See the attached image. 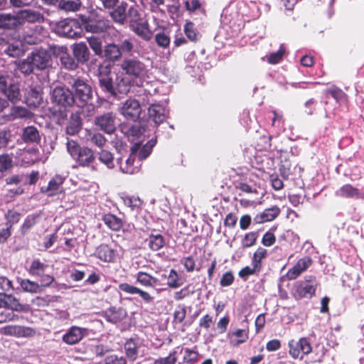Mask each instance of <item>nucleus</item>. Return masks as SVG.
<instances>
[{
	"mask_svg": "<svg viewBox=\"0 0 364 364\" xmlns=\"http://www.w3.org/2000/svg\"><path fill=\"white\" fill-rule=\"evenodd\" d=\"M65 144L67 151L78 166L90 167L94 164L95 156L92 149L81 146L77 141L70 139H67Z\"/></svg>",
	"mask_w": 364,
	"mask_h": 364,
	"instance_id": "1",
	"label": "nucleus"
},
{
	"mask_svg": "<svg viewBox=\"0 0 364 364\" xmlns=\"http://www.w3.org/2000/svg\"><path fill=\"white\" fill-rule=\"evenodd\" d=\"M75 100V105L82 107L88 104L92 98V89L87 80L81 77H73L69 81Z\"/></svg>",
	"mask_w": 364,
	"mask_h": 364,
	"instance_id": "2",
	"label": "nucleus"
},
{
	"mask_svg": "<svg viewBox=\"0 0 364 364\" xmlns=\"http://www.w3.org/2000/svg\"><path fill=\"white\" fill-rule=\"evenodd\" d=\"M317 281L311 275L306 276L304 280L296 282L291 289L292 296L297 300L311 298L316 291Z\"/></svg>",
	"mask_w": 364,
	"mask_h": 364,
	"instance_id": "3",
	"label": "nucleus"
},
{
	"mask_svg": "<svg viewBox=\"0 0 364 364\" xmlns=\"http://www.w3.org/2000/svg\"><path fill=\"white\" fill-rule=\"evenodd\" d=\"M55 33L60 36L77 38L81 36L82 28L80 23L74 18H65L57 22Z\"/></svg>",
	"mask_w": 364,
	"mask_h": 364,
	"instance_id": "4",
	"label": "nucleus"
},
{
	"mask_svg": "<svg viewBox=\"0 0 364 364\" xmlns=\"http://www.w3.org/2000/svg\"><path fill=\"white\" fill-rule=\"evenodd\" d=\"M82 25L87 32L92 33H103L111 27L110 21L104 17H83Z\"/></svg>",
	"mask_w": 364,
	"mask_h": 364,
	"instance_id": "5",
	"label": "nucleus"
},
{
	"mask_svg": "<svg viewBox=\"0 0 364 364\" xmlns=\"http://www.w3.org/2000/svg\"><path fill=\"white\" fill-rule=\"evenodd\" d=\"M52 98L53 102L65 109L75 105V100L73 90L65 87H56L53 90Z\"/></svg>",
	"mask_w": 364,
	"mask_h": 364,
	"instance_id": "6",
	"label": "nucleus"
},
{
	"mask_svg": "<svg viewBox=\"0 0 364 364\" xmlns=\"http://www.w3.org/2000/svg\"><path fill=\"white\" fill-rule=\"evenodd\" d=\"M121 68L129 76L137 78L144 77L147 73L146 66L136 58H128L123 60Z\"/></svg>",
	"mask_w": 364,
	"mask_h": 364,
	"instance_id": "7",
	"label": "nucleus"
},
{
	"mask_svg": "<svg viewBox=\"0 0 364 364\" xmlns=\"http://www.w3.org/2000/svg\"><path fill=\"white\" fill-rule=\"evenodd\" d=\"M28 56L33 65L37 70H43L52 65V58L50 52L45 48L33 50Z\"/></svg>",
	"mask_w": 364,
	"mask_h": 364,
	"instance_id": "8",
	"label": "nucleus"
},
{
	"mask_svg": "<svg viewBox=\"0 0 364 364\" xmlns=\"http://www.w3.org/2000/svg\"><path fill=\"white\" fill-rule=\"evenodd\" d=\"M120 112L127 119L135 122L139 118L141 107L138 100L129 98L122 103Z\"/></svg>",
	"mask_w": 364,
	"mask_h": 364,
	"instance_id": "9",
	"label": "nucleus"
},
{
	"mask_svg": "<svg viewBox=\"0 0 364 364\" xmlns=\"http://www.w3.org/2000/svg\"><path fill=\"white\" fill-rule=\"evenodd\" d=\"M20 28L18 11L16 13H0V29L17 31Z\"/></svg>",
	"mask_w": 364,
	"mask_h": 364,
	"instance_id": "10",
	"label": "nucleus"
},
{
	"mask_svg": "<svg viewBox=\"0 0 364 364\" xmlns=\"http://www.w3.org/2000/svg\"><path fill=\"white\" fill-rule=\"evenodd\" d=\"M95 124L104 132L111 134L116 129V119L112 112H107L95 117Z\"/></svg>",
	"mask_w": 364,
	"mask_h": 364,
	"instance_id": "11",
	"label": "nucleus"
},
{
	"mask_svg": "<svg viewBox=\"0 0 364 364\" xmlns=\"http://www.w3.org/2000/svg\"><path fill=\"white\" fill-rule=\"evenodd\" d=\"M89 330L85 328H81L73 326L63 336L62 340L68 345H75L78 343L85 336L88 334Z\"/></svg>",
	"mask_w": 364,
	"mask_h": 364,
	"instance_id": "12",
	"label": "nucleus"
},
{
	"mask_svg": "<svg viewBox=\"0 0 364 364\" xmlns=\"http://www.w3.org/2000/svg\"><path fill=\"white\" fill-rule=\"evenodd\" d=\"M21 28L26 22L30 23H43L45 21L44 15L38 11L25 9L18 11Z\"/></svg>",
	"mask_w": 364,
	"mask_h": 364,
	"instance_id": "13",
	"label": "nucleus"
},
{
	"mask_svg": "<svg viewBox=\"0 0 364 364\" xmlns=\"http://www.w3.org/2000/svg\"><path fill=\"white\" fill-rule=\"evenodd\" d=\"M119 289L129 294H139L146 304H151L154 302V298L149 292L145 291L128 283L119 284Z\"/></svg>",
	"mask_w": 364,
	"mask_h": 364,
	"instance_id": "14",
	"label": "nucleus"
},
{
	"mask_svg": "<svg viewBox=\"0 0 364 364\" xmlns=\"http://www.w3.org/2000/svg\"><path fill=\"white\" fill-rule=\"evenodd\" d=\"M312 264V259L309 257H304L298 260L296 264L289 269L287 277L289 279H296L302 272L306 271Z\"/></svg>",
	"mask_w": 364,
	"mask_h": 364,
	"instance_id": "15",
	"label": "nucleus"
},
{
	"mask_svg": "<svg viewBox=\"0 0 364 364\" xmlns=\"http://www.w3.org/2000/svg\"><path fill=\"white\" fill-rule=\"evenodd\" d=\"M338 197L353 199H364V191L353 186L350 184H345L335 193Z\"/></svg>",
	"mask_w": 364,
	"mask_h": 364,
	"instance_id": "16",
	"label": "nucleus"
},
{
	"mask_svg": "<svg viewBox=\"0 0 364 364\" xmlns=\"http://www.w3.org/2000/svg\"><path fill=\"white\" fill-rule=\"evenodd\" d=\"M127 316V311L122 307L111 306L103 312L104 318L114 324L121 322Z\"/></svg>",
	"mask_w": 364,
	"mask_h": 364,
	"instance_id": "17",
	"label": "nucleus"
},
{
	"mask_svg": "<svg viewBox=\"0 0 364 364\" xmlns=\"http://www.w3.org/2000/svg\"><path fill=\"white\" fill-rule=\"evenodd\" d=\"M128 4L122 1L117 5L109 11V16L114 22L124 25L127 22V10Z\"/></svg>",
	"mask_w": 364,
	"mask_h": 364,
	"instance_id": "18",
	"label": "nucleus"
},
{
	"mask_svg": "<svg viewBox=\"0 0 364 364\" xmlns=\"http://www.w3.org/2000/svg\"><path fill=\"white\" fill-rule=\"evenodd\" d=\"M149 117L157 125L161 124L167 117V110L160 105H152L148 109Z\"/></svg>",
	"mask_w": 364,
	"mask_h": 364,
	"instance_id": "19",
	"label": "nucleus"
},
{
	"mask_svg": "<svg viewBox=\"0 0 364 364\" xmlns=\"http://www.w3.org/2000/svg\"><path fill=\"white\" fill-rule=\"evenodd\" d=\"M73 55L79 64H85L90 60V50L83 42L73 46Z\"/></svg>",
	"mask_w": 364,
	"mask_h": 364,
	"instance_id": "20",
	"label": "nucleus"
},
{
	"mask_svg": "<svg viewBox=\"0 0 364 364\" xmlns=\"http://www.w3.org/2000/svg\"><path fill=\"white\" fill-rule=\"evenodd\" d=\"M99 85L102 91L112 96H115L114 73L101 74L99 76Z\"/></svg>",
	"mask_w": 364,
	"mask_h": 364,
	"instance_id": "21",
	"label": "nucleus"
},
{
	"mask_svg": "<svg viewBox=\"0 0 364 364\" xmlns=\"http://www.w3.org/2000/svg\"><path fill=\"white\" fill-rule=\"evenodd\" d=\"M135 156L130 154L124 161L123 157L117 159V163L119 166L120 171L127 174H134L139 171L137 166H134Z\"/></svg>",
	"mask_w": 364,
	"mask_h": 364,
	"instance_id": "22",
	"label": "nucleus"
},
{
	"mask_svg": "<svg viewBox=\"0 0 364 364\" xmlns=\"http://www.w3.org/2000/svg\"><path fill=\"white\" fill-rule=\"evenodd\" d=\"M131 80L122 74H114L115 96L118 94H126L129 91Z\"/></svg>",
	"mask_w": 364,
	"mask_h": 364,
	"instance_id": "23",
	"label": "nucleus"
},
{
	"mask_svg": "<svg viewBox=\"0 0 364 364\" xmlns=\"http://www.w3.org/2000/svg\"><path fill=\"white\" fill-rule=\"evenodd\" d=\"M280 209L277 206H273L265 209L262 213L257 214L254 218V221L257 224L274 220L279 214Z\"/></svg>",
	"mask_w": 364,
	"mask_h": 364,
	"instance_id": "24",
	"label": "nucleus"
},
{
	"mask_svg": "<svg viewBox=\"0 0 364 364\" xmlns=\"http://www.w3.org/2000/svg\"><path fill=\"white\" fill-rule=\"evenodd\" d=\"M41 139L39 131L36 127L28 126L23 129L22 139L24 142L39 144Z\"/></svg>",
	"mask_w": 364,
	"mask_h": 364,
	"instance_id": "25",
	"label": "nucleus"
},
{
	"mask_svg": "<svg viewBox=\"0 0 364 364\" xmlns=\"http://www.w3.org/2000/svg\"><path fill=\"white\" fill-rule=\"evenodd\" d=\"M102 58H105L108 61H117L121 58L120 48L114 43H109L105 46Z\"/></svg>",
	"mask_w": 364,
	"mask_h": 364,
	"instance_id": "26",
	"label": "nucleus"
},
{
	"mask_svg": "<svg viewBox=\"0 0 364 364\" xmlns=\"http://www.w3.org/2000/svg\"><path fill=\"white\" fill-rule=\"evenodd\" d=\"M230 343L233 346H238L248 339V332L245 329H237L228 333Z\"/></svg>",
	"mask_w": 364,
	"mask_h": 364,
	"instance_id": "27",
	"label": "nucleus"
},
{
	"mask_svg": "<svg viewBox=\"0 0 364 364\" xmlns=\"http://www.w3.org/2000/svg\"><path fill=\"white\" fill-rule=\"evenodd\" d=\"M135 278L137 283L145 287L154 288L155 286L159 284V280L157 278L154 277L151 274L142 271L137 272Z\"/></svg>",
	"mask_w": 364,
	"mask_h": 364,
	"instance_id": "28",
	"label": "nucleus"
},
{
	"mask_svg": "<svg viewBox=\"0 0 364 364\" xmlns=\"http://www.w3.org/2000/svg\"><path fill=\"white\" fill-rule=\"evenodd\" d=\"M133 31L144 41H149L152 38V33L146 22H139L130 26Z\"/></svg>",
	"mask_w": 364,
	"mask_h": 364,
	"instance_id": "29",
	"label": "nucleus"
},
{
	"mask_svg": "<svg viewBox=\"0 0 364 364\" xmlns=\"http://www.w3.org/2000/svg\"><path fill=\"white\" fill-rule=\"evenodd\" d=\"M95 255L100 260L106 262H113L115 256L114 250L107 245H100L95 251Z\"/></svg>",
	"mask_w": 364,
	"mask_h": 364,
	"instance_id": "30",
	"label": "nucleus"
},
{
	"mask_svg": "<svg viewBox=\"0 0 364 364\" xmlns=\"http://www.w3.org/2000/svg\"><path fill=\"white\" fill-rule=\"evenodd\" d=\"M82 128V119L78 113H73L69 123L66 127V134L68 135L77 134Z\"/></svg>",
	"mask_w": 364,
	"mask_h": 364,
	"instance_id": "31",
	"label": "nucleus"
},
{
	"mask_svg": "<svg viewBox=\"0 0 364 364\" xmlns=\"http://www.w3.org/2000/svg\"><path fill=\"white\" fill-rule=\"evenodd\" d=\"M124 130L127 136L132 141L139 138L145 132L144 126L139 122L124 127Z\"/></svg>",
	"mask_w": 364,
	"mask_h": 364,
	"instance_id": "32",
	"label": "nucleus"
},
{
	"mask_svg": "<svg viewBox=\"0 0 364 364\" xmlns=\"http://www.w3.org/2000/svg\"><path fill=\"white\" fill-rule=\"evenodd\" d=\"M102 221L113 231H119L123 226V220L111 213L105 214L102 217Z\"/></svg>",
	"mask_w": 364,
	"mask_h": 364,
	"instance_id": "33",
	"label": "nucleus"
},
{
	"mask_svg": "<svg viewBox=\"0 0 364 364\" xmlns=\"http://www.w3.org/2000/svg\"><path fill=\"white\" fill-rule=\"evenodd\" d=\"M148 245L152 251H158L166 244L164 237L159 233H151L147 239Z\"/></svg>",
	"mask_w": 364,
	"mask_h": 364,
	"instance_id": "34",
	"label": "nucleus"
},
{
	"mask_svg": "<svg viewBox=\"0 0 364 364\" xmlns=\"http://www.w3.org/2000/svg\"><path fill=\"white\" fill-rule=\"evenodd\" d=\"M18 282L22 289L26 292L31 294L41 293V286H39L37 282L28 279H18Z\"/></svg>",
	"mask_w": 364,
	"mask_h": 364,
	"instance_id": "35",
	"label": "nucleus"
},
{
	"mask_svg": "<svg viewBox=\"0 0 364 364\" xmlns=\"http://www.w3.org/2000/svg\"><path fill=\"white\" fill-rule=\"evenodd\" d=\"M138 348L139 345L133 338L127 340L124 343L126 355L132 361H134L137 358Z\"/></svg>",
	"mask_w": 364,
	"mask_h": 364,
	"instance_id": "36",
	"label": "nucleus"
},
{
	"mask_svg": "<svg viewBox=\"0 0 364 364\" xmlns=\"http://www.w3.org/2000/svg\"><path fill=\"white\" fill-rule=\"evenodd\" d=\"M3 93H4L9 100L14 103L21 100V92L18 85L11 84L9 86L6 85Z\"/></svg>",
	"mask_w": 364,
	"mask_h": 364,
	"instance_id": "37",
	"label": "nucleus"
},
{
	"mask_svg": "<svg viewBox=\"0 0 364 364\" xmlns=\"http://www.w3.org/2000/svg\"><path fill=\"white\" fill-rule=\"evenodd\" d=\"M65 178L59 175L55 176L48 183L46 192L49 196L55 195L60 186L63 183Z\"/></svg>",
	"mask_w": 364,
	"mask_h": 364,
	"instance_id": "38",
	"label": "nucleus"
},
{
	"mask_svg": "<svg viewBox=\"0 0 364 364\" xmlns=\"http://www.w3.org/2000/svg\"><path fill=\"white\" fill-rule=\"evenodd\" d=\"M14 167V161L11 155L9 154H0V173H5L11 171Z\"/></svg>",
	"mask_w": 364,
	"mask_h": 364,
	"instance_id": "39",
	"label": "nucleus"
},
{
	"mask_svg": "<svg viewBox=\"0 0 364 364\" xmlns=\"http://www.w3.org/2000/svg\"><path fill=\"white\" fill-rule=\"evenodd\" d=\"M82 6L80 0H61L58 9L64 11H77Z\"/></svg>",
	"mask_w": 364,
	"mask_h": 364,
	"instance_id": "40",
	"label": "nucleus"
},
{
	"mask_svg": "<svg viewBox=\"0 0 364 364\" xmlns=\"http://www.w3.org/2000/svg\"><path fill=\"white\" fill-rule=\"evenodd\" d=\"M47 267L46 264L41 262L39 259H34L30 265L28 272L32 276L40 277L45 272Z\"/></svg>",
	"mask_w": 364,
	"mask_h": 364,
	"instance_id": "41",
	"label": "nucleus"
},
{
	"mask_svg": "<svg viewBox=\"0 0 364 364\" xmlns=\"http://www.w3.org/2000/svg\"><path fill=\"white\" fill-rule=\"evenodd\" d=\"M61 65L67 70H73L77 68L79 63L76 60L74 56H71L67 53L63 56L60 57Z\"/></svg>",
	"mask_w": 364,
	"mask_h": 364,
	"instance_id": "42",
	"label": "nucleus"
},
{
	"mask_svg": "<svg viewBox=\"0 0 364 364\" xmlns=\"http://www.w3.org/2000/svg\"><path fill=\"white\" fill-rule=\"evenodd\" d=\"M90 47L94 51L95 54L99 57L103 56L102 41L100 38L90 37L87 38Z\"/></svg>",
	"mask_w": 364,
	"mask_h": 364,
	"instance_id": "43",
	"label": "nucleus"
},
{
	"mask_svg": "<svg viewBox=\"0 0 364 364\" xmlns=\"http://www.w3.org/2000/svg\"><path fill=\"white\" fill-rule=\"evenodd\" d=\"M98 154L100 161L105 164L108 168L112 169L114 167L113 154L110 151L102 149Z\"/></svg>",
	"mask_w": 364,
	"mask_h": 364,
	"instance_id": "44",
	"label": "nucleus"
},
{
	"mask_svg": "<svg viewBox=\"0 0 364 364\" xmlns=\"http://www.w3.org/2000/svg\"><path fill=\"white\" fill-rule=\"evenodd\" d=\"M4 299L6 300L5 308L19 312L24 310L23 305H22L18 300L12 295L8 294V297H6Z\"/></svg>",
	"mask_w": 364,
	"mask_h": 364,
	"instance_id": "45",
	"label": "nucleus"
},
{
	"mask_svg": "<svg viewBox=\"0 0 364 364\" xmlns=\"http://www.w3.org/2000/svg\"><path fill=\"white\" fill-rule=\"evenodd\" d=\"M18 69L24 75H29L34 72L36 68L33 65L30 57L28 55L26 59L20 61L17 65Z\"/></svg>",
	"mask_w": 364,
	"mask_h": 364,
	"instance_id": "46",
	"label": "nucleus"
},
{
	"mask_svg": "<svg viewBox=\"0 0 364 364\" xmlns=\"http://www.w3.org/2000/svg\"><path fill=\"white\" fill-rule=\"evenodd\" d=\"M127 20L130 26L140 22L141 14L135 6H132L127 10Z\"/></svg>",
	"mask_w": 364,
	"mask_h": 364,
	"instance_id": "47",
	"label": "nucleus"
},
{
	"mask_svg": "<svg viewBox=\"0 0 364 364\" xmlns=\"http://www.w3.org/2000/svg\"><path fill=\"white\" fill-rule=\"evenodd\" d=\"M4 52L10 57L18 58L23 53L22 46L18 44H9Z\"/></svg>",
	"mask_w": 364,
	"mask_h": 364,
	"instance_id": "48",
	"label": "nucleus"
},
{
	"mask_svg": "<svg viewBox=\"0 0 364 364\" xmlns=\"http://www.w3.org/2000/svg\"><path fill=\"white\" fill-rule=\"evenodd\" d=\"M134 42L135 40L134 38H128L122 40L119 45V48H120L121 55L124 54H130L134 48Z\"/></svg>",
	"mask_w": 364,
	"mask_h": 364,
	"instance_id": "49",
	"label": "nucleus"
},
{
	"mask_svg": "<svg viewBox=\"0 0 364 364\" xmlns=\"http://www.w3.org/2000/svg\"><path fill=\"white\" fill-rule=\"evenodd\" d=\"M182 283L179 281L178 275L173 269H171L167 278V285L172 289H176L181 286Z\"/></svg>",
	"mask_w": 364,
	"mask_h": 364,
	"instance_id": "50",
	"label": "nucleus"
},
{
	"mask_svg": "<svg viewBox=\"0 0 364 364\" xmlns=\"http://www.w3.org/2000/svg\"><path fill=\"white\" fill-rule=\"evenodd\" d=\"M177 361L176 350L171 351L167 357L156 359L154 364H176Z\"/></svg>",
	"mask_w": 364,
	"mask_h": 364,
	"instance_id": "51",
	"label": "nucleus"
},
{
	"mask_svg": "<svg viewBox=\"0 0 364 364\" xmlns=\"http://www.w3.org/2000/svg\"><path fill=\"white\" fill-rule=\"evenodd\" d=\"M257 235L255 232H250L245 234V237L242 240V246L244 248H247L253 246L257 241Z\"/></svg>",
	"mask_w": 364,
	"mask_h": 364,
	"instance_id": "52",
	"label": "nucleus"
},
{
	"mask_svg": "<svg viewBox=\"0 0 364 364\" xmlns=\"http://www.w3.org/2000/svg\"><path fill=\"white\" fill-rule=\"evenodd\" d=\"M37 218V215H29L26 217L21 226L22 232L23 234L28 232L33 226L36 225Z\"/></svg>",
	"mask_w": 364,
	"mask_h": 364,
	"instance_id": "53",
	"label": "nucleus"
},
{
	"mask_svg": "<svg viewBox=\"0 0 364 364\" xmlns=\"http://www.w3.org/2000/svg\"><path fill=\"white\" fill-rule=\"evenodd\" d=\"M267 255V250L264 248L259 247L254 253L252 264L257 265L261 269V260Z\"/></svg>",
	"mask_w": 364,
	"mask_h": 364,
	"instance_id": "54",
	"label": "nucleus"
},
{
	"mask_svg": "<svg viewBox=\"0 0 364 364\" xmlns=\"http://www.w3.org/2000/svg\"><path fill=\"white\" fill-rule=\"evenodd\" d=\"M90 141L98 147H102L106 141V138L100 133L90 134Z\"/></svg>",
	"mask_w": 364,
	"mask_h": 364,
	"instance_id": "55",
	"label": "nucleus"
},
{
	"mask_svg": "<svg viewBox=\"0 0 364 364\" xmlns=\"http://www.w3.org/2000/svg\"><path fill=\"white\" fill-rule=\"evenodd\" d=\"M155 41L157 45L162 48H166L170 44V38L164 32L156 33Z\"/></svg>",
	"mask_w": 364,
	"mask_h": 364,
	"instance_id": "56",
	"label": "nucleus"
},
{
	"mask_svg": "<svg viewBox=\"0 0 364 364\" xmlns=\"http://www.w3.org/2000/svg\"><path fill=\"white\" fill-rule=\"evenodd\" d=\"M252 265H253V267L252 268L248 266L242 268L239 272L240 277H241L244 280H246L250 275L254 274L260 270V269L257 265H255V264H252Z\"/></svg>",
	"mask_w": 364,
	"mask_h": 364,
	"instance_id": "57",
	"label": "nucleus"
},
{
	"mask_svg": "<svg viewBox=\"0 0 364 364\" xmlns=\"http://www.w3.org/2000/svg\"><path fill=\"white\" fill-rule=\"evenodd\" d=\"M299 347L300 351L304 354H309L311 352V346L306 338H301L295 343Z\"/></svg>",
	"mask_w": 364,
	"mask_h": 364,
	"instance_id": "58",
	"label": "nucleus"
},
{
	"mask_svg": "<svg viewBox=\"0 0 364 364\" xmlns=\"http://www.w3.org/2000/svg\"><path fill=\"white\" fill-rule=\"evenodd\" d=\"M124 204L132 210L139 209L141 205V201L139 198L127 196L124 198Z\"/></svg>",
	"mask_w": 364,
	"mask_h": 364,
	"instance_id": "59",
	"label": "nucleus"
},
{
	"mask_svg": "<svg viewBox=\"0 0 364 364\" xmlns=\"http://www.w3.org/2000/svg\"><path fill=\"white\" fill-rule=\"evenodd\" d=\"M284 53V49L283 46H281L277 52L272 53L269 55L268 62L271 64H276L279 63L282 60Z\"/></svg>",
	"mask_w": 364,
	"mask_h": 364,
	"instance_id": "60",
	"label": "nucleus"
},
{
	"mask_svg": "<svg viewBox=\"0 0 364 364\" xmlns=\"http://www.w3.org/2000/svg\"><path fill=\"white\" fill-rule=\"evenodd\" d=\"M198 352L191 350L189 348L185 349V355L183 357L186 363H194L198 361Z\"/></svg>",
	"mask_w": 364,
	"mask_h": 364,
	"instance_id": "61",
	"label": "nucleus"
},
{
	"mask_svg": "<svg viewBox=\"0 0 364 364\" xmlns=\"http://www.w3.org/2000/svg\"><path fill=\"white\" fill-rule=\"evenodd\" d=\"M11 138L10 130L4 129L0 132V148H4L8 146Z\"/></svg>",
	"mask_w": 364,
	"mask_h": 364,
	"instance_id": "62",
	"label": "nucleus"
},
{
	"mask_svg": "<svg viewBox=\"0 0 364 364\" xmlns=\"http://www.w3.org/2000/svg\"><path fill=\"white\" fill-rule=\"evenodd\" d=\"M186 315V309L185 306H178L174 311L173 319L174 322L181 323Z\"/></svg>",
	"mask_w": 364,
	"mask_h": 364,
	"instance_id": "63",
	"label": "nucleus"
},
{
	"mask_svg": "<svg viewBox=\"0 0 364 364\" xmlns=\"http://www.w3.org/2000/svg\"><path fill=\"white\" fill-rule=\"evenodd\" d=\"M105 364H126V359L123 356H117L116 355H111L106 357L105 360Z\"/></svg>",
	"mask_w": 364,
	"mask_h": 364,
	"instance_id": "64",
	"label": "nucleus"
}]
</instances>
